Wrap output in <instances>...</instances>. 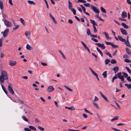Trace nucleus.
Here are the masks:
<instances>
[{"mask_svg": "<svg viewBox=\"0 0 131 131\" xmlns=\"http://www.w3.org/2000/svg\"><path fill=\"white\" fill-rule=\"evenodd\" d=\"M1 75L0 76V83H3L4 82V80H7L8 77L7 73L5 71H3L1 72Z\"/></svg>", "mask_w": 131, "mask_h": 131, "instance_id": "nucleus-1", "label": "nucleus"}, {"mask_svg": "<svg viewBox=\"0 0 131 131\" xmlns=\"http://www.w3.org/2000/svg\"><path fill=\"white\" fill-rule=\"evenodd\" d=\"M91 23L93 25V27L94 29L93 31L94 33H96L97 32V30L95 26H98L97 24L95 22V21L92 19H90Z\"/></svg>", "mask_w": 131, "mask_h": 131, "instance_id": "nucleus-2", "label": "nucleus"}, {"mask_svg": "<svg viewBox=\"0 0 131 131\" xmlns=\"http://www.w3.org/2000/svg\"><path fill=\"white\" fill-rule=\"evenodd\" d=\"M91 8L93 11L96 13V16L98 18L99 17V13L100 12L99 10L98 9H96L94 6H92Z\"/></svg>", "mask_w": 131, "mask_h": 131, "instance_id": "nucleus-3", "label": "nucleus"}, {"mask_svg": "<svg viewBox=\"0 0 131 131\" xmlns=\"http://www.w3.org/2000/svg\"><path fill=\"white\" fill-rule=\"evenodd\" d=\"M122 73L120 72L117 73V77L119 79L121 80L122 81H123V82L125 83L126 82L125 81H124V78L123 75H122Z\"/></svg>", "mask_w": 131, "mask_h": 131, "instance_id": "nucleus-4", "label": "nucleus"}, {"mask_svg": "<svg viewBox=\"0 0 131 131\" xmlns=\"http://www.w3.org/2000/svg\"><path fill=\"white\" fill-rule=\"evenodd\" d=\"M5 25L7 27H11L12 25V23L10 21L6 19L3 20Z\"/></svg>", "mask_w": 131, "mask_h": 131, "instance_id": "nucleus-5", "label": "nucleus"}, {"mask_svg": "<svg viewBox=\"0 0 131 131\" xmlns=\"http://www.w3.org/2000/svg\"><path fill=\"white\" fill-rule=\"evenodd\" d=\"M54 90V88L52 85H50L47 88V91L48 93L52 92Z\"/></svg>", "mask_w": 131, "mask_h": 131, "instance_id": "nucleus-6", "label": "nucleus"}, {"mask_svg": "<svg viewBox=\"0 0 131 131\" xmlns=\"http://www.w3.org/2000/svg\"><path fill=\"white\" fill-rule=\"evenodd\" d=\"M8 89L9 91L12 95H13L14 93V92L12 87V85H9L8 86Z\"/></svg>", "mask_w": 131, "mask_h": 131, "instance_id": "nucleus-7", "label": "nucleus"}, {"mask_svg": "<svg viewBox=\"0 0 131 131\" xmlns=\"http://www.w3.org/2000/svg\"><path fill=\"white\" fill-rule=\"evenodd\" d=\"M99 47L101 48L102 49H104L105 47L104 45L103 44H100V43H95Z\"/></svg>", "mask_w": 131, "mask_h": 131, "instance_id": "nucleus-8", "label": "nucleus"}, {"mask_svg": "<svg viewBox=\"0 0 131 131\" xmlns=\"http://www.w3.org/2000/svg\"><path fill=\"white\" fill-rule=\"evenodd\" d=\"M9 30L8 29H7L5 30L3 34V36L4 37H6L8 35V34L9 32Z\"/></svg>", "mask_w": 131, "mask_h": 131, "instance_id": "nucleus-9", "label": "nucleus"}, {"mask_svg": "<svg viewBox=\"0 0 131 131\" xmlns=\"http://www.w3.org/2000/svg\"><path fill=\"white\" fill-rule=\"evenodd\" d=\"M16 62L15 61H13L12 60L10 61L9 62V65L12 66H15L16 64Z\"/></svg>", "mask_w": 131, "mask_h": 131, "instance_id": "nucleus-10", "label": "nucleus"}, {"mask_svg": "<svg viewBox=\"0 0 131 131\" xmlns=\"http://www.w3.org/2000/svg\"><path fill=\"white\" fill-rule=\"evenodd\" d=\"M121 33L123 35H127V33L126 31L125 30L123 29V28H120V29Z\"/></svg>", "mask_w": 131, "mask_h": 131, "instance_id": "nucleus-11", "label": "nucleus"}, {"mask_svg": "<svg viewBox=\"0 0 131 131\" xmlns=\"http://www.w3.org/2000/svg\"><path fill=\"white\" fill-rule=\"evenodd\" d=\"M121 16L123 18H126L127 17V14L125 11H123L121 14Z\"/></svg>", "mask_w": 131, "mask_h": 131, "instance_id": "nucleus-12", "label": "nucleus"}, {"mask_svg": "<svg viewBox=\"0 0 131 131\" xmlns=\"http://www.w3.org/2000/svg\"><path fill=\"white\" fill-rule=\"evenodd\" d=\"M99 93L101 95L102 97L104 99V100L106 102H109V101L106 98V97L104 95H103V93L101 92H100Z\"/></svg>", "mask_w": 131, "mask_h": 131, "instance_id": "nucleus-13", "label": "nucleus"}, {"mask_svg": "<svg viewBox=\"0 0 131 131\" xmlns=\"http://www.w3.org/2000/svg\"><path fill=\"white\" fill-rule=\"evenodd\" d=\"M112 70L114 71V73H116L119 70L118 67L117 66H116Z\"/></svg>", "mask_w": 131, "mask_h": 131, "instance_id": "nucleus-14", "label": "nucleus"}, {"mask_svg": "<svg viewBox=\"0 0 131 131\" xmlns=\"http://www.w3.org/2000/svg\"><path fill=\"white\" fill-rule=\"evenodd\" d=\"M124 43L126 46L131 48V45H130L129 41H124Z\"/></svg>", "mask_w": 131, "mask_h": 131, "instance_id": "nucleus-15", "label": "nucleus"}, {"mask_svg": "<svg viewBox=\"0 0 131 131\" xmlns=\"http://www.w3.org/2000/svg\"><path fill=\"white\" fill-rule=\"evenodd\" d=\"M117 37L119 40L123 42L126 41V39L123 38L121 36H118Z\"/></svg>", "mask_w": 131, "mask_h": 131, "instance_id": "nucleus-16", "label": "nucleus"}, {"mask_svg": "<svg viewBox=\"0 0 131 131\" xmlns=\"http://www.w3.org/2000/svg\"><path fill=\"white\" fill-rule=\"evenodd\" d=\"M25 35L26 36L27 38L29 39L30 38V37L31 35V32H30L29 33H28V32L26 31L25 32Z\"/></svg>", "mask_w": 131, "mask_h": 131, "instance_id": "nucleus-17", "label": "nucleus"}, {"mask_svg": "<svg viewBox=\"0 0 131 131\" xmlns=\"http://www.w3.org/2000/svg\"><path fill=\"white\" fill-rule=\"evenodd\" d=\"M69 4H68V8L69 9H71L72 7V3L71 2L70 0L68 1Z\"/></svg>", "mask_w": 131, "mask_h": 131, "instance_id": "nucleus-18", "label": "nucleus"}, {"mask_svg": "<svg viewBox=\"0 0 131 131\" xmlns=\"http://www.w3.org/2000/svg\"><path fill=\"white\" fill-rule=\"evenodd\" d=\"M121 25L125 28L127 29L129 28L128 26L124 23H122Z\"/></svg>", "mask_w": 131, "mask_h": 131, "instance_id": "nucleus-19", "label": "nucleus"}, {"mask_svg": "<svg viewBox=\"0 0 131 131\" xmlns=\"http://www.w3.org/2000/svg\"><path fill=\"white\" fill-rule=\"evenodd\" d=\"M26 49L27 50H30L32 49V48L27 44L26 45Z\"/></svg>", "mask_w": 131, "mask_h": 131, "instance_id": "nucleus-20", "label": "nucleus"}, {"mask_svg": "<svg viewBox=\"0 0 131 131\" xmlns=\"http://www.w3.org/2000/svg\"><path fill=\"white\" fill-rule=\"evenodd\" d=\"M27 2L28 3L31 4H32L34 5L36 4V3L33 1L28 0L27 1Z\"/></svg>", "mask_w": 131, "mask_h": 131, "instance_id": "nucleus-21", "label": "nucleus"}, {"mask_svg": "<svg viewBox=\"0 0 131 131\" xmlns=\"http://www.w3.org/2000/svg\"><path fill=\"white\" fill-rule=\"evenodd\" d=\"M90 69L91 72L92 73V74L94 75L95 76H96L97 75L94 71L91 69V68H90Z\"/></svg>", "mask_w": 131, "mask_h": 131, "instance_id": "nucleus-22", "label": "nucleus"}, {"mask_svg": "<svg viewBox=\"0 0 131 131\" xmlns=\"http://www.w3.org/2000/svg\"><path fill=\"white\" fill-rule=\"evenodd\" d=\"M20 20L24 26H25L26 25L25 22L22 18H20Z\"/></svg>", "mask_w": 131, "mask_h": 131, "instance_id": "nucleus-23", "label": "nucleus"}, {"mask_svg": "<svg viewBox=\"0 0 131 131\" xmlns=\"http://www.w3.org/2000/svg\"><path fill=\"white\" fill-rule=\"evenodd\" d=\"M126 53H127L129 55H130L131 54V52L129 49L128 48H126Z\"/></svg>", "mask_w": 131, "mask_h": 131, "instance_id": "nucleus-24", "label": "nucleus"}, {"mask_svg": "<svg viewBox=\"0 0 131 131\" xmlns=\"http://www.w3.org/2000/svg\"><path fill=\"white\" fill-rule=\"evenodd\" d=\"M119 118V116H116L114 117L113 118H112L111 120V121H113L114 120H117Z\"/></svg>", "mask_w": 131, "mask_h": 131, "instance_id": "nucleus-25", "label": "nucleus"}, {"mask_svg": "<svg viewBox=\"0 0 131 131\" xmlns=\"http://www.w3.org/2000/svg\"><path fill=\"white\" fill-rule=\"evenodd\" d=\"M125 86H127V88L128 89H131V84H128L127 83H125Z\"/></svg>", "mask_w": 131, "mask_h": 131, "instance_id": "nucleus-26", "label": "nucleus"}, {"mask_svg": "<svg viewBox=\"0 0 131 131\" xmlns=\"http://www.w3.org/2000/svg\"><path fill=\"white\" fill-rule=\"evenodd\" d=\"M0 8L1 10L3 9V4L1 0H0Z\"/></svg>", "mask_w": 131, "mask_h": 131, "instance_id": "nucleus-27", "label": "nucleus"}, {"mask_svg": "<svg viewBox=\"0 0 131 131\" xmlns=\"http://www.w3.org/2000/svg\"><path fill=\"white\" fill-rule=\"evenodd\" d=\"M96 49L97 50V51L99 52L101 54V56L102 57L103 56V54L102 52L100 50L98 47L96 48Z\"/></svg>", "mask_w": 131, "mask_h": 131, "instance_id": "nucleus-28", "label": "nucleus"}, {"mask_svg": "<svg viewBox=\"0 0 131 131\" xmlns=\"http://www.w3.org/2000/svg\"><path fill=\"white\" fill-rule=\"evenodd\" d=\"M122 74L123 75L124 77L125 78H127L128 76V74L125 72H122Z\"/></svg>", "mask_w": 131, "mask_h": 131, "instance_id": "nucleus-29", "label": "nucleus"}, {"mask_svg": "<svg viewBox=\"0 0 131 131\" xmlns=\"http://www.w3.org/2000/svg\"><path fill=\"white\" fill-rule=\"evenodd\" d=\"M102 75L103 76L104 78H106L107 77V71H104L102 74Z\"/></svg>", "mask_w": 131, "mask_h": 131, "instance_id": "nucleus-30", "label": "nucleus"}, {"mask_svg": "<svg viewBox=\"0 0 131 131\" xmlns=\"http://www.w3.org/2000/svg\"><path fill=\"white\" fill-rule=\"evenodd\" d=\"M100 9L102 12L105 13H106V12L105 9L103 7H101Z\"/></svg>", "mask_w": 131, "mask_h": 131, "instance_id": "nucleus-31", "label": "nucleus"}, {"mask_svg": "<svg viewBox=\"0 0 131 131\" xmlns=\"http://www.w3.org/2000/svg\"><path fill=\"white\" fill-rule=\"evenodd\" d=\"M29 128L31 129L34 130H36V129L34 126H29Z\"/></svg>", "mask_w": 131, "mask_h": 131, "instance_id": "nucleus-32", "label": "nucleus"}, {"mask_svg": "<svg viewBox=\"0 0 131 131\" xmlns=\"http://www.w3.org/2000/svg\"><path fill=\"white\" fill-rule=\"evenodd\" d=\"M64 87L65 88L67 89L68 90H69L70 91L72 92L73 91L72 90V89L68 87L67 86H65Z\"/></svg>", "mask_w": 131, "mask_h": 131, "instance_id": "nucleus-33", "label": "nucleus"}, {"mask_svg": "<svg viewBox=\"0 0 131 131\" xmlns=\"http://www.w3.org/2000/svg\"><path fill=\"white\" fill-rule=\"evenodd\" d=\"M71 10V11L74 14V15H76V11L75 9L73 8H71V9H69Z\"/></svg>", "mask_w": 131, "mask_h": 131, "instance_id": "nucleus-34", "label": "nucleus"}, {"mask_svg": "<svg viewBox=\"0 0 131 131\" xmlns=\"http://www.w3.org/2000/svg\"><path fill=\"white\" fill-rule=\"evenodd\" d=\"M59 52L62 55V57H63V58L64 59H66V58L65 57L64 55L63 54V53L60 50H59Z\"/></svg>", "mask_w": 131, "mask_h": 131, "instance_id": "nucleus-35", "label": "nucleus"}, {"mask_svg": "<svg viewBox=\"0 0 131 131\" xmlns=\"http://www.w3.org/2000/svg\"><path fill=\"white\" fill-rule=\"evenodd\" d=\"M80 7H81V8H82L83 10V12H84V13L85 12V8L82 5H80Z\"/></svg>", "mask_w": 131, "mask_h": 131, "instance_id": "nucleus-36", "label": "nucleus"}, {"mask_svg": "<svg viewBox=\"0 0 131 131\" xmlns=\"http://www.w3.org/2000/svg\"><path fill=\"white\" fill-rule=\"evenodd\" d=\"M86 33L88 35H90H90H91V31H90V30L89 29H87V31H86Z\"/></svg>", "mask_w": 131, "mask_h": 131, "instance_id": "nucleus-37", "label": "nucleus"}, {"mask_svg": "<svg viewBox=\"0 0 131 131\" xmlns=\"http://www.w3.org/2000/svg\"><path fill=\"white\" fill-rule=\"evenodd\" d=\"M125 69L129 73L131 74V70L128 67H126Z\"/></svg>", "mask_w": 131, "mask_h": 131, "instance_id": "nucleus-38", "label": "nucleus"}, {"mask_svg": "<svg viewBox=\"0 0 131 131\" xmlns=\"http://www.w3.org/2000/svg\"><path fill=\"white\" fill-rule=\"evenodd\" d=\"M110 62V60L109 59H107L105 60V64L106 65L108 64V63Z\"/></svg>", "mask_w": 131, "mask_h": 131, "instance_id": "nucleus-39", "label": "nucleus"}, {"mask_svg": "<svg viewBox=\"0 0 131 131\" xmlns=\"http://www.w3.org/2000/svg\"><path fill=\"white\" fill-rule=\"evenodd\" d=\"M22 118L25 121L27 122L28 121V119L24 116H22Z\"/></svg>", "mask_w": 131, "mask_h": 131, "instance_id": "nucleus-40", "label": "nucleus"}, {"mask_svg": "<svg viewBox=\"0 0 131 131\" xmlns=\"http://www.w3.org/2000/svg\"><path fill=\"white\" fill-rule=\"evenodd\" d=\"M16 27L13 28V30H16L18 29L19 27V25H17Z\"/></svg>", "mask_w": 131, "mask_h": 131, "instance_id": "nucleus-41", "label": "nucleus"}, {"mask_svg": "<svg viewBox=\"0 0 131 131\" xmlns=\"http://www.w3.org/2000/svg\"><path fill=\"white\" fill-rule=\"evenodd\" d=\"M111 62L112 64L116 63V61L115 59H112Z\"/></svg>", "mask_w": 131, "mask_h": 131, "instance_id": "nucleus-42", "label": "nucleus"}, {"mask_svg": "<svg viewBox=\"0 0 131 131\" xmlns=\"http://www.w3.org/2000/svg\"><path fill=\"white\" fill-rule=\"evenodd\" d=\"M123 18V17H119L118 18V19L121 21H126V19L124 18Z\"/></svg>", "mask_w": 131, "mask_h": 131, "instance_id": "nucleus-43", "label": "nucleus"}, {"mask_svg": "<svg viewBox=\"0 0 131 131\" xmlns=\"http://www.w3.org/2000/svg\"><path fill=\"white\" fill-rule=\"evenodd\" d=\"M84 111L87 113L90 114L91 115H92V114L86 108H84Z\"/></svg>", "mask_w": 131, "mask_h": 131, "instance_id": "nucleus-44", "label": "nucleus"}, {"mask_svg": "<svg viewBox=\"0 0 131 131\" xmlns=\"http://www.w3.org/2000/svg\"><path fill=\"white\" fill-rule=\"evenodd\" d=\"M92 55L94 56L95 58V60L96 61L97 60V58H98V56L96 55V54H94V53H92Z\"/></svg>", "mask_w": 131, "mask_h": 131, "instance_id": "nucleus-45", "label": "nucleus"}, {"mask_svg": "<svg viewBox=\"0 0 131 131\" xmlns=\"http://www.w3.org/2000/svg\"><path fill=\"white\" fill-rule=\"evenodd\" d=\"M83 5H84L86 7H89L90 6V5L89 3H87L86 4H83Z\"/></svg>", "mask_w": 131, "mask_h": 131, "instance_id": "nucleus-46", "label": "nucleus"}, {"mask_svg": "<svg viewBox=\"0 0 131 131\" xmlns=\"http://www.w3.org/2000/svg\"><path fill=\"white\" fill-rule=\"evenodd\" d=\"M124 61L125 62L127 63L130 62H131V61L130 60H129V59H125Z\"/></svg>", "mask_w": 131, "mask_h": 131, "instance_id": "nucleus-47", "label": "nucleus"}, {"mask_svg": "<svg viewBox=\"0 0 131 131\" xmlns=\"http://www.w3.org/2000/svg\"><path fill=\"white\" fill-rule=\"evenodd\" d=\"M69 130L70 131H79V130H72V129H69L67 128L66 130H64V131L65 130Z\"/></svg>", "mask_w": 131, "mask_h": 131, "instance_id": "nucleus-48", "label": "nucleus"}, {"mask_svg": "<svg viewBox=\"0 0 131 131\" xmlns=\"http://www.w3.org/2000/svg\"><path fill=\"white\" fill-rule=\"evenodd\" d=\"M78 2L82 3H85L86 2V1L84 0H78Z\"/></svg>", "mask_w": 131, "mask_h": 131, "instance_id": "nucleus-49", "label": "nucleus"}, {"mask_svg": "<svg viewBox=\"0 0 131 131\" xmlns=\"http://www.w3.org/2000/svg\"><path fill=\"white\" fill-rule=\"evenodd\" d=\"M44 0L46 3L47 8L48 9H49V6H48V4L47 1L46 0Z\"/></svg>", "mask_w": 131, "mask_h": 131, "instance_id": "nucleus-50", "label": "nucleus"}, {"mask_svg": "<svg viewBox=\"0 0 131 131\" xmlns=\"http://www.w3.org/2000/svg\"><path fill=\"white\" fill-rule=\"evenodd\" d=\"M90 36L92 37H95L96 38L97 37V35H94L93 34H91L90 35Z\"/></svg>", "mask_w": 131, "mask_h": 131, "instance_id": "nucleus-51", "label": "nucleus"}, {"mask_svg": "<svg viewBox=\"0 0 131 131\" xmlns=\"http://www.w3.org/2000/svg\"><path fill=\"white\" fill-rule=\"evenodd\" d=\"M38 128L40 130L43 131L44 130V128L40 126H39Z\"/></svg>", "mask_w": 131, "mask_h": 131, "instance_id": "nucleus-52", "label": "nucleus"}, {"mask_svg": "<svg viewBox=\"0 0 131 131\" xmlns=\"http://www.w3.org/2000/svg\"><path fill=\"white\" fill-rule=\"evenodd\" d=\"M103 34H105L106 38L109 36L108 34L106 32H103Z\"/></svg>", "mask_w": 131, "mask_h": 131, "instance_id": "nucleus-53", "label": "nucleus"}, {"mask_svg": "<svg viewBox=\"0 0 131 131\" xmlns=\"http://www.w3.org/2000/svg\"><path fill=\"white\" fill-rule=\"evenodd\" d=\"M93 104L96 107V108H98L99 106L95 102H93Z\"/></svg>", "mask_w": 131, "mask_h": 131, "instance_id": "nucleus-54", "label": "nucleus"}, {"mask_svg": "<svg viewBox=\"0 0 131 131\" xmlns=\"http://www.w3.org/2000/svg\"><path fill=\"white\" fill-rule=\"evenodd\" d=\"M99 100V99L96 96H95L94 97V101H97Z\"/></svg>", "mask_w": 131, "mask_h": 131, "instance_id": "nucleus-55", "label": "nucleus"}, {"mask_svg": "<svg viewBox=\"0 0 131 131\" xmlns=\"http://www.w3.org/2000/svg\"><path fill=\"white\" fill-rule=\"evenodd\" d=\"M105 43L106 44L108 45H111L112 46V43L110 42L106 41Z\"/></svg>", "mask_w": 131, "mask_h": 131, "instance_id": "nucleus-56", "label": "nucleus"}, {"mask_svg": "<svg viewBox=\"0 0 131 131\" xmlns=\"http://www.w3.org/2000/svg\"><path fill=\"white\" fill-rule=\"evenodd\" d=\"M127 78V79L128 81L129 82H131V79L130 76L128 77Z\"/></svg>", "mask_w": 131, "mask_h": 131, "instance_id": "nucleus-57", "label": "nucleus"}, {"mask_svg": "<svg viewBox=\"0 0 131 131\" xmlns=\"http://www.w3.org/2000/svg\"><path fill=\"white\" fill-rule=\"evenodd\" d=\"M91 39L95 42H98V40L95 38H91Z\"/></svg>", "mask_w": 131, "mask_h": 131, "instance_id": "nucleus-58", "label": "nucleus"}, {"mask_svg": "<svg viewBox=\"0 0 131 131\" xmlns=\"http://www.w3.org/2000/svg\"><path fill=\"white\" fill-rule=\"evenodd\" d=\"M75 18L79 21H80V19L77 16H74Z\"/></svg>", "mask_w": 131, "mask_h": 131, "instance_id": "nucleus-59", "label": "nucleus"}, {"mask_svg": "<svg viewBox=\"0 0 131 131\" xmlns=\"http://www.w3.org/2000/svg\"><path fill=\"white\" fill-rule=\"evenodd\" d=\"M117 51V50H116L115 52L113 53V56H115L116 54Z\"/></svg>", "mask_w": 131, "mask_h": 131, "instance_id": "nucleus-60", "label": "nucleus"}, {"mask_svg": "<svg viewBox=\"0 0 131 131\" xmlns=\"http://www.w3.org/2000/svg\"><path fill=\"white\" fill-rule=\"evenodd\" d=\"M24 130L25 131H31L30 129L28 128H24Z\"/></svg>", "mask_w": 131, "mask_h": 131, "instance_id": "nucleus-61", "label": "nucleus"}, {"mask_svg": "<svg viewBox=\"0 0 131 131\" xmlns=\"http://www.w3.org/2000/svg\"><path fill=\"white\" fill-rule=\"evenodd\" d=\"M54 22L55 24H57V21H56L55 18L54 17L52 19Z\"/></svg>", "mask_w": 131, "mask_h": 131, "instance_id": "nucleus-62", "label": "nucleus"}, {"mask_svg": "<svg viewBox=\"0 0 131 131\" xmlns=\"http://www.w3.org/2000/svg\"><path fill=\"white\" fill-rule=\"evenodd\" d=\"M54 22L55 24H57V21H56L55 18L54 17L52 19Z\"/></svg>", "mask_w": 131, "mask_h": 131, "instance_id": "nucleus-63", "label": "nucleus"}, {"mask_svg": "<svg viewBox=\"0 0 131 131\" xmlns=\"http://www.w3.org/2000/svg\"><path fill=\"white\" fill-rule=\"evenodd\" d=\"M126 1L128 4L131 5V2L129 0H126Z\"/></svg>", "mask_w": 131, "mask_h": 131, "instance_id": "nucleus-64", "label": "nucleus"}]
</instances>
